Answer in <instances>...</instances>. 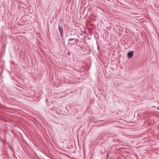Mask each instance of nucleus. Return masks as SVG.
Returning a JSON list of instances; mask_svg holds the SVG:
<instances>
[{"label": "nucleus", "mask_w": 159, "mask_h": 159, "mask_svg": "<svg viewBox=\"0 0 159 159\" xmlns=\"http://www.w3.org/2000/svg\"><path fill=\"white\" fill-rule=\"evenodd\" d=\"M65 27V25L63 23L61 20H60L58 23V29L60 33H63V28Z\"/></svg>", "instance_id": "1"}, {"label": "nucleus", "mask_w": 159, "mask_h": 159, "mask_svg": "<svg viewBox=\"0 0 159 159\" xmlns=\"http://www.w3.org/2000/svg\"><path fill=\"white\" fill-rule=\"evenodd\" d=\"M134 51H131L129 52L127 54V57L129 59L131 58L134 55Z\"/></svg>", "instance_id": "2"}, {"label": "nucleus", "mask_w": 159, "mask_h": 159, "mask_svg": "<svg viewBox=\"0 0 159 159\" xmlns=\"http://www.w3.org/2000/svg\"><path fill=\"white\" fill-rule=\"evenodd\" d=\"M70 41H73V42L71 43V44H75V42L76 41V39H73V38H70L68 40V44H70Z\"/></svg>", "instance_id": "3"}, {"label": "nucleus", "mask_w": 159, "mask_h": 159, "mask_svg": "<svg viewBox=\"0 0 159 159\" xmlns=\"http://www.w3.org/2000/svg\"><path fill=\"white\" fill-rule=\"evenodd\" d=\"M61 35V40L62 41V42L64 43V33H60Z\"/></svg>", "instance_id": "4"}, {"label": "nucleus", "mask_w": 159, "mask_h": 159, "mask_svg": "<svg viewBox=\"0 0 159 159\" xmlns=\"http://www.w3.org/2000/svg\"><path fill=\"white\" fill-rule=\"evenodd\" d=\"M51 110H55V109H57L56 107H53L49 108Z\"/></svg>", "instance_id": "5"}, {"label": "nucleus", "mask_w": 159, "mask_h": 159, "mask_svg": "<svg viewBox=\"0 0 159 159\" xmlns=\"http://www.w3.org/2000/svg\"><path fill=\"white\" fill-rule=\"evenodd\" d=\"M79 47H80V48L82 49L83 50H85V48H84V46L82 47H81V46H79Z\"/></svg>", "instance_id": "6"}, {"label": "nucleus", "mask_w": 159, "mask_h": 159, "mask_svg": "<svg viewBox=\"0 0 159 159\" xmlns=\"http://www.w3.org/2000/svg\"><path fill=\"white\" fill-rule=\"evenodd\" d=\"M108 157H109V156H108V154H107L106 159H111V157H110V158H108Z\"/></svg>", "instance_id": "7"}, {"label": "nucleus", "mask_w": 159, "mask_h": 159, "mask_svg": "<svg viewBox=\"0 0 159 159\" xmlns=\"http://www.w3.org/2000/svg\"><path fill=\"white\" fill-rule=\"evenodd\" d=\"M53 116L54 117H55V118H57V117H55V116Z\"/></svg>", "instance_id": "8"}, {"label": "nucleus", "mask_w": 159, "mask_h": 159, "mask_svg": "<svg viewBox=\"0 0 159 159\" xmlns=\"http://www.w3.org/2000/svg\"><path fill=\"white\" fill-rule=\"evenodd\" d=\"M93 20H94V21H95V20H94V19H93Z\"/></svg>", "instance_id": "9"}, {"label": "nucleus", "mask_w": 159, "mask_h": 159, "mask_svg": "<svg viewBox=\"0 0 159 159\" xmlns=\"http://www.w3.org/2000/svg\"><path fill=\"white\" fill-rule=\"evenodd\" d=\"M157 109H158V110H159V109L158 107L157 108Z\"/></svg>", "instance_id": "10"}]
</instances>
